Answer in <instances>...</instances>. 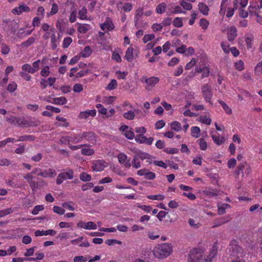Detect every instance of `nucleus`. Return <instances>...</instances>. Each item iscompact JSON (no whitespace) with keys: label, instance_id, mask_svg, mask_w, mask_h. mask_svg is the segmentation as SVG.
I'll list each match as a JSON object with an SVG mask.
<instances>
[{"label":"nucleus","instance_id":"f257e3e1","mask_svg":"<svg viewBox=\"0 0 262 262\" xmlns=\"http://www.w3.org/2000/svg\"><path fill=\"white\" fill-rule=\"evenodd\" d=\"M217 248L215 246L212 247L209 254L206 258L203 257V251L200 249L194 248L190 251L188 257V262H211L212 258L217 254Z\"/></svg>","mask_w":262,"mask_h":262},{"label":"nucleus","instance_id":"f03ea898","mask_svg":"<svg viewBox=\"0 0 262 262\" xmlns=\"http://www.w3.org/2000/svg\"><path fill=\"white\" fill-rule=\"evenodd\" d=\"M172 252V246L168 243L156 246L153 250L154 256L158 258H163L169 256Z\"/></svg>","mask_w":262,"mask_h":262},{"label":"nucleus","instance_id":"7ed1b4c3","mask_svg":"<svg viewBox=\"0 0 262 262\" xmlns=\"http://www.w3.org/2000/svg\"><path fill=\"white\" fill-rule=\"evenodd\" d=\"M4 30L7 33H14L18 28V21L17 20L4 19L2 24Z\"/></svg>","mask_w":262,"mask_h":262},{"label":"nucleus","instance_id":"20e7f679","mask_svg":"<svg viewBox=\"0 0 262 262\" xmlns=\"http://www.w3.org/2000/svg\"><path fill=\"white\" fill-rule=\"evenodd\" d=\"M202 95L206 101L211 104V100L213 96L212 89L208 84H204L201 88Z\"/></svg>","mask_w":262,"mask_h":262},{"label":"nucleus","instance_id":"39448f33","mask_svg":"<svg viewBox=\"0 0 262 262\" xmlns=\"http://www.w3.org/2000/svg\"><path fill=\"white\" fill-rule=\"evenodd\" d=\"M73 178V171L69 169L68 171L59 173L56 179V183L58 185L61 184L63 181Z\"/></svg>","mask_w":262,"mask_h":262},{"label":"nucleus","instance_id":"423d86ee","mask_svg":"<svg viewBox=\"0 0 262 262\" xmlns=\"http://www.w3.org/2000/svg\"><path fill=\"white\" fill-rule=\"evenodd\" d=\"M82 140L84 139L89 142L94 144L96 141V135L92 132H85L82 134Z\"/></svg>","mask_w":262,"mask_h":262},{"label":"nucleus","instance_id":"0eeeda50","mask_svg":"<svg viewBox=\"0 0 262 262\" xmlns=\"http://www.w3.org/2000/svg\"><path fill=\"white\" fill-rule=\"evenodd\" d=\"M105 162L103 160H97L92 163V168L93 170L96 171H102L104 167Z\"/></svg>","mask_w":262,"mask_h":262},{"label":"nucleus","instance_id":"6e6552de","mask_svg":"<svg viewBox=\"0 0 262 262\" xmlns=\"http://www.w3.org/2000/svg\"><path fill=\"white\" fill-rule=\"evenodd\" d=\"M30 11V8L26 5L23 4L20 5L19 7H15L12 10V12L15 15H20L24 12H29Z\"/></svg>","mask_w":262,"mask_h":262},{"label":"nucleus","instance_id":"1a4fd4ad","mask_svg":"<svg viewBox=\"0 0 262 262\" xmlns=\"http://www.w3.org/2000/svg\"><path fill=\"white\" fill-rule=\"evenodd\" d=\"M100 28L103 31H105V30H107V31H111L114 29V25L112 23L111 19L107 17L104 23L101 24Z\"/></svg>","mask_w":262,"mask_h":262},{"label":"nucleus","instance_id":"9d476101","mask_svg":"<svg viewBox=\"0 0 262 262\" xmlns=\"http://www.w3.org/2000/svg\"><path fill=\"white\" fill-rule=\"evenodd\" d=\"M230 220V216H225L224 217H221L214 221V225L212 226V228H215L221 226Z\"/></svg>","mask_w":262,"mask_h":262},{"label":"nucleus","instance_id":"9b49d317","mask_svg":"<svg viewBox=\"0 0 262 262\" xmlns=\"http://www.w3.org/2000/svg\"><path fill=\"white\" fill-rule=\"evenodd\" d=\"M159 81V79L157 77H150L148 79H146L145 82L147 84L146 89L149 91Z\"/></svg>","mask_w":262,"mask_h":262},{"label":"nucleus","instance_id":"f8f14e48","mask_svg":"<svg viewBox=\"0 0 262 262\" xmlns=\"http://www.w3.org/2000/svg\"><path fill=\"white\" fill-rule=\"evenodd\" d=\"M96 111L95 110H86L85 112H81L78 116L79 119H86L89 116L94 117L96 116Z\"/></svg>","mask_w":262,"mask_h":262},{"label":"nucleus","instance_id":"ddd939ff","mask_svg":"<svg viewBox=\"0 0 262 262\" xmlns=\"http://www.w3.org/2000/svg\"><path fill=\"white\" fill-rule=\"evenodd\" d=\"M56 174L55 171L51 168L44 170L43 171H39L37 173V175L44 178L53 177Z\"/></svg>","mask_w":262,"mask_h":262},{"label":"nucleus","instance_id":"4468645a","mask_svg":"<svg viewBox=\"0 0 262 262\" xmlns=\"http://www.w3.org/2000/svg\"><path fill=\"white\" fill-rule=\"evenodd\" d=\"M237 30L234 26L230 27L227 31V37L229 41H232L237 36Z\"/></svg>","mask_w":262,"mask_h":262},{"label":"nucleus","instance_id":"2eb2a0df","mask_svg":"<svg viewBox=\"0 0 262 262\" xmlns=\"http://www.w3.org/2000/svg\"><path fill=\"white\" fill-rule=\"evenodd\" d=\"M195 72L202 73V78L208 77L210 73V69L209 67L205 66L203 68L196 67Z\"/></svg>","mask_w":262,"mask_h":262},{"label":"nucleus","instance_id":"dca6fc26","mask_svg":"<svg viewBox=\"0 0 262 262\" xmlns=\"http://www.w3.org/2000/svg\"><path fill=\"white\" fill-rule=\"evenodd\" d=\"M230 246L231 247V249L233 250V255H236L242 251V248L239 245L237 244L236 241L233 240L230 243Z\"/></svg>","mask_w":262,"mask_h":262},{"label":"nucleus","instance_id":"f3484780","mask_svg":"<svg viewBox=\"0 0 262 262\" xmlns=\"http://www.w3.org/2000/svg\"><path fill=\"white\" fill-rule=\"evenodd\" d=\"M200 12L204 15H207L209 11L208 7L204 3L200 2L198 4Z\"/></svg>","mask_w":262,"mask_h":262},{"label":"nucleus","instance_id":"a211bd4d","mask_svg":"<svg viewBox=\"0 0 262 262\" xmlns=\"http://www.w3.org/2000/svg\"><path fill=\"white\" fill-rule=\"evenodd\" d=\"M71 142L76 144L82 140V134H73L70 136Z\"/></svg>","mask_w":262,"mask_h":262},{"label":"nucleus","instance_id":"6ab92c4d","mask_svg":"<svg viewBox=\"0 0 262 262\" xmlns=\"http://www.w3.org/2000/svg\"><path fill=\"white\" fill-rule=\"evenodd\" d=\"M135 156H136L138 159H140L141 160H143L144 159H150L151 158V156L149 154L141 150L137 151Z\"/></svg>","mask_w":262,"mask_h":262},{"label":"nucleus","instance_id":"aec40b11","mask_svg":"<svg viewBox=\"0 0 262 262\" xmlns=\"http://www.w3.org/2000/svg\"><path fill=\"white\" fill-rule=\"evenodd\" d=\"M92 53V50L90 46H86L84 48L83 50L80 53V55L82 57H88Z\"/></svg>","mask_w":262,"mask_h":262},{"label":"nucleus","instance_id":"412c9836","mask_svg":"<svg viewBox=\"0 0 262 262\" xmlns=\"http://www.w3.org/2000/svg\"><path fill=\"white\" fill-rule=\"evenodd\" d=\"M125 59L129 62H131L133 59V49L129 47L125 53Z\"/></svg>","mask_w":262,"mask_h":262},{"label":"nucleus","instance_id":"4be33fe9","mask_svg":"<svg viewBox=\"0 0 262 262\" xmlns=\"http://www.w3.org/2000/svg\"><path fill=\"white\" fill-rule=\"evenodd\" d=\"M67 102V99L64 97L54 98L53 99V103L58 105H63Z\"/></svg>","mask_w":262,"mask_h":262},{"label":"nucleus","instance_id":"5701e85b","mask_svg":"<svg viewBox=\"0 0 262 262\" xmlns=\"http://www.w3.org/2000/svg\"><path fill=\"white\" fill-rule=\"evenodd\" d=\"M35 139V137L33 135H24L20 136L17 141H32Z\"/></svg>","mask_w":262,"mask_h":262},{"label":"nucleus","instance_id":"b1692460","mask_svg":"<svg viewBox=\"0 0 262 262\" xmlns=\"http://www.w3.org/2000/svg\"><path fill=\"white\" fill-rule=\"evenodd\" d=\"M167 5L165 3L159 4L156 8V11L158 14H162L165 12Z\"/></svg>","mask_w":262,"mask_h":262},{"label":"nucleus","instance_id":"393cba45","mask_svg":"<svg viewBox=\"0 0 262 262\" xmlns=\"http://www.w3.org/2000/svg\"><path fill=\"white\" fill-rule=\"evenodd\" d=\"M211 137L214 142L218 145H221L225 141V138L224 137L220 138L219 136L212 135Z\"/></svg>","mask_w":262,"mask_h":262},{"label":"nucleus","instance_id":"a878e982","mask_svg":"<svg viewBox=\"0 0 262 262\" xmlns=\"http://www.w3.org/2000/svg\"><path fill=\"white\" fill-rule=\"evenodd\" d=\"M170 128L172 130H173L176 132H179L182 128L181 124L178 121H175L171 123Z\"/></svg>","mask_w":262,"mask_h":262},{"label":"nucleus","instance_id":"bb28decb","mask_svg":"<svg viewBox=\"0 0 262 262\" xmlns=\"http://www.w3.org/2000/svg\"><path fill=\"white\" fill-rule=\"evenodd\" d=\"M191 136L194 138L200 137L201 134L200 128L198 126H193L191 128Z\"/></svg>","mask_w":262,"mask_h":262},{"label":"nucleus","instance_id":"cd10ccee","mask_svg":"<svg viewBox=\"0 0 262 262\" xmlns=\"http://www.w3.org/2000/svg\"><path fill=\"white\" fill-rule=\"evenodd\" d=\"M40 124V122L35 119H30L27 120V126H38Z\"/></svg>","mask_w":262,"mask_h":262},{"label":"nucleus","instance_id":"c85d7f7f","mask_svg":"<svg viewBox=\"0 0 262 262\" xmlns=\"http://www.w3.org/2000/svg\"><path fill=\"white\" fill-rule=\"evenodd\" d=\"M79 179L83 182H90L92 180V177L86 172H83L80 173Z\"/></svg>","mask_w":262,"mask_h":262},{"label":"nucleus","instance_id":"c756f323","mask_svg":"<svg viewBox=\"0 0 262 262\" xmlns=\"http://www.w3.org/2000/svg\"><path fill=\"white\" fill-rule=\"evenodd\" d=\"M35 41V38L33 37H30L28 40L23 42L21 43V47L23 48H28L30 45L33 44Z\"/></svg>","mask_w":262,"mask_h":262},{"label":"nucleus","instance_id":"7c9ffc66","mask_svg":"<svg viewBox=\"0 0 262 262\" xmlns=\"http://www.w3.org/2000/svg\"><path fill=\"white\" fill-rule=\"evenodd\" d=\"M58 6L57 4L53 3L52 5V8L50 12L49 13H48L47 15L48 17H49L50 16L53 15L55 14H56L58 12Z\"/></svg>","mask_w":262,"mask_h":262},{"label":"nucleus","instance_id":"2f4dec72","mask_svg":"<svg viewBox=\"0 0 262 262\" xmlns=\"http://www.w3.org/2000/svg\"><path fill=\"white\" fill-rule=\"evenodd\" d=\"M117 85V82L115 79H112L111 82L107 85L106 89L112 91L115 89Z\"/></svg>","mask_w":262,"mask_h":262},{"label":"nucleus","instance_id":"473e14b6","mask_svg":"<svg viewBox=\"0 0 262 262\" xmlns=\"http://www.w3.org/2000/svg\"><path fill=\"white\" fill-rule=\"evenodd\" d=\"M219 103L222 106L223 108L227 114L230 115L232 113L231 109L222 100H219Z\"/></svg>","mask_w":262,"mask_h":262},{"label":"nucleus","instance_id":"72a5a7b5","mask_svg":"<svg viewBox=\"0 0 262 262\" xmlns=\"http://www.w3.org/2000/svg\"><path fill=\"white\" fill-rule=\"evenodd\" d=\"M156 178V174L154 172L149 171L148 169L145 173L144 178L146 180H152Z\"/></svg>","mask_w":262,"mask_h":262},{"label":"nucleus","instance_id":"f704fd0d","mask_svg":"<svg viewBox=\"0 0 262 262\" xmlns=\"http://www.w3.org/2000/svg\"><path fill=\"white\" fill-rule=\"evenodd\" d=\"M197 142L199 143L200 148L202 150H205L207 149V143L205 141L204 138H200L197 140Z\"/></svg>","mask_w":262,"mask_h":262},{"label":"nucleus","instance_id":"c9c22d12","mask_svg":"<svg viewBox=\"0 0 262 262\" xmlns=\"http://www.w3.org/2000/svg\"><path fill=\"white\" fill-rule=\"evenodd\" d=\"M13 212V209L8 208L4 210H0V217H4L8 214H11Z\"/></svg>","mask_w":262,"mask_h":262},{"label":"nucleus","instance_id":"e433bc0d","mask_svg":"<svg viewBox=\"0 0 262 262\" xmlns=\"http://www.w3.org/2000/svg\"><path fill=\"white\" fill-rule=\"evenodd\" d=\"M123 116L126 119L133 120L135 117V114L132 111H128L127 112L124 113Z\"/></svg>","mask_w":262,"mask_h":262},{"label":"nucleus","instance_id":"4c0bfd02","mask_svg":"<svg viewBox=\"0 0 262 262\" xmlns=\"http://www.w3.org/2000/svg\"><path fill=\"white\" fill-rule=\"evenodd\" d=\"M27 120H26L24 118H17L16 119V121L15 122V125H17L18 126H27Z\"/></svg>","mask_w":262,"mask_h":262},{"label":"nucleus","instance_id":"58836bf2","mask_svg":"<svg viewBox=\"0 0 262 262\" xmlns=\"http://www.w3.org/2000/svg\"><path fill=\"white\" fill-rule=\"evenodd\" d=\"M147 198L148 199L153 200H159L162 201L164 199V196L161 194H157V195H148L147 196Z\"/></svg>","mask_w":262,"mask_h":262},{"label":"nucleus","instance_id":"ea45409f","mask_svg":"<svg viewBox=\"0 0 262 262\" xmlns=\"http://www.w3.org/2000/svg\"><path fill=\"white\" fill-rule=\"evenodd\" d=\"M180 5L185 10H190L192 8L191 4L188 3L185 1H182L180 2Z\"/></svg>","mask_w":262,"mask_h":262},{"label":"nucleus","instance_id":"a19ab883","mask_svg":"<svg viewBox=\"0 0 262 262\" xmlns=\"http://www.w3.org/2000/svg\"><path fill=\"white\" fill-rule=\"evenodd\" d=\"M24 178L30 184L31 188L32 189H33V184L34 185H35V183L32 181V180L33 179V176H32L31 174L30 173H29L26 176H25Z\"/></svg>","mask_w":262,"mask_h":262},{"label":"nucleus","instance_id":"79ce46f5","mask_svg":"<svg viewBox=\"0 0 262 262\" xmlns=\"http://www.w3.org/2000/svg\"><path fill=\"white\" fill-rule=\"evenodd\" d=\"M53 210L56 213L60 215H62L64 213L65 210L63 208L58 206H55L53 208Z\"/></svg>","mask_w":262,"mask_h":262},{"label":"nucleus","instance_id":"37998d69","mask_svg":"<svg viewBox=\"0 0 262 262\" xmlns=\"http://www.w3.org/2000/svg\"><path fill=\"white\" fill-rule=\"evenodd\" d=\"M143 8H138L136 11V14L135 15V19L136 21V24H137L138 20L139 19V17H141L143 15Z\"/></svg>","mask_w":262,"mask_h":262},{"label":"nucleus","instance_id":"c03bdc74","mask_svg":"<svg viewBox=\"0 0 262 262\" xmlns=\"http://www.w3.org/2000/svg\"><path fill=\"white\" fill-rule=\"evenodd\" d=\"M118 161L120 164L124 163L127 160V156L123 153H120L118 155Z\"/></svg>","mask_w":262,"mask_h":262},{"label":"nucleus","instance_id":"a18cd8bd","mask_svg":"<svg viewBox=\"0 0 262 262\" xmlns=\"http://www.w3.org/2000/svg\"><path fill=\"white\" fill-rule=\"evenodd\" d=\"M17 86V84L14 81H13L8 84L7 90L10 92H13L16 90Z\"/></svg>","mask_w":262,"mask_h":262},{"label":"nucleus","instance_id":"49530a36","mask_svg":"<svg viewBox=\"0 0 262 262\" xmlns=\"http://www.w3.org/2000/svg\"><path fill=\"white\" fill-rule=\"evenodd\" d=\"M173 25L177 28L181 27L183 26V23L181 18L176 17L173 21Z\"/></svg>","mask_w":262,"mask_h":262},{"label":"nucleus","instance_id":"de8ad7c7","mask_svg":"<svg viewBox=\"0 0 262 262\" xmlns=\"http://www.w3.org/2000/svg\"><path fill=\"white\" fill-rule=\"evenodd\" d=\"M146 140V137L143 135H137L135 137V140L137 142L139 143H145Z\"/></svg>","mask_w":262,"mask_h":262},{"label":"nucleus","instance_id":"09e8293b","mask_svg":"<svg viewBox=\"0 0 262 262\" xmlns=\"http://www.w3.org/2000/svg\"><path fill=\"white\" fill-rule=\"evenodd\" d=\"M21 68L23 71H27V72L32 73V74L34 73L33 69H32V67L29 64L26 63V64H24L22 66Z\"/></svg>","mask_w":262,"mask_h":262},{"label":"nucleus","instance_id":"8fccbe9b","mask_svg":"<svg viewBox=\"0 0 262 262\" xmlns=\"http://www.w3.org/2000/svg\"><path fill=\"white\" fill-rule=\"evenodd\" d=\"M253 37L252 35L246 36L245 41L248 49H250L252 47V41L253 40Z\"/></svg>","mask_w":262,"mask_h":262},{"label":"nucleus","instance_id":"3c124183","mask_svg":"<svg viewBox=\"0 0 262 262\" xmlns=\"http://www.w3.org/2000/svg\"><path fill=\"white\" fill-rule=\"evenodd\" d=\"M72 39L70 37H67L64 38L62 43V47L63 48H67L71 43Z\"/></svg>","mask_w":262,"mask_h":262},{"label":"nucleus","instance_id":"603ef678","mask_svg":"<svg viewBox=\"0 0 262 262\" xmlns=\"http://www.w3.org/2000/svg\"><path fill=\"white\" fill-rule=\"evenodd\" d=\"M94 153V151L89 148H84L81 149V154L85 156H91Z\"/></svg>","mask_w":262,"mask_h":262},{"label":"nucleus","instance_id":"864d4df0","mask_svg":"<svg viewBox=\"0 0 262 262\" xmlns=\"http://www.w3.org/2000/svg\"><path fill=\"white\" fill-rule=\"evenodd\" d=\"M197 60L195 58H192L191 60L187 63L185 67L186 70L191 69L193 66L195 65L197 62Z\"/></svg>","mask_w":262,"mask_h":262},{"label":"nucleus","instance_id":"5fc2aeb1","mask_svg":"<svg viewBox=\"0 0 262 262\" xmlns=\"http://www.w3.org/2000/svg\"><path fill=\"white\" fill-rule=\"evenodd\" d=\"M209 25V23L205 18H202L200 21V26L203 29H206Z\"/></svg>","mask_w":262,"mask_h":262},{"label":"nucleus","instance_id":"6e6d98bb","mask_svg":"<svg viewBox=\"0 0 262 262\" xmlns=\"http://www.w3.org/2000/svg\"><path fill=\"white\" fill-rule=\"evenodd\" d=\"M86 9L85 7H83L81 10H80L78 14L79 15V18L81 19H84L86 18Z\"/></svg>","mask_w":262,"mask_h":262},{"label":"nucleus","instance_id":"4d7b16f0","mask_svg":"<svg viewBox=\"0 0 262 262\" xmlns=\"http://www.w3.org/2000/svg\"><path fill=\"white\" fill-rule=\"evenodd\" d=\"M64 21L63 19L58 20L56 26V27L60 30V32H62L64 30V26L63 25Z\"/></svg>","mask_w":262,"mask_h":262},{"label":"nucleus","instance_id":"13d9d810","mask_svg":"<svg viewBox=\"0 0 262 262\" xmlns=\"http://www.w3.org/2000/svg\"><path fill=\"white\" fill-rule=\"evenodd\" d=\"M155 35L154 34H146L144 36L143 41L144 43H146L149 41L154 39Z\"/></svg>","mask_w":262,"mask_h":262},{"label":"nucleus","instance_id":"bf43d9fd","mask_svg":"<svg viewBox=\"0 0 262 262\" xmlns=\"http://www.w3.org/2000/svg\"><path fill=\"white\" fill-rule=\"evenodd\" d=\"M1 52L3 54L6 55L10 52L9 47L5 43L2 44Z\"/></svg>","mask_w":262,"mask_h":262},{"label":"nucleus","instance_id":"052dcab7","mask_svg":"<svg viewBox=\"0 0 262 262\" xmlns=\"http://www.w3.org/2000/svg\"><path fill=\"white\" fill-rule=\"evenodd\" d=\"M200 121L204 124L210 125L211 122V120L206 116H201L200 117Z\"/></svg>","mask_w":262,"mask_h":262},{"label":"nucleus","instance_id":"680f3d73","mask_svg":"<svg viewBox=\"0 0 262 262\" xmlns=\"http://www.w3.org/2000/svg\"><path fill=\"white\" fill-rule=\"evenodd\" d=\"M97 228V226L96 224L93 222H88L86 223L85 229L91 230V229H96Z\"/></svg>","mask_w":262,"mask_h":262},{"label":"nucleus","instance_id":"e2e57ef3","mask_svg":"<svg viewBox=\"0 0 262 262\" xmlns=\"http://www.w3.org/2000/svg\"><path fill=\"white\" fill-rule=\"evenodd\" d=\"M235 68L239 71H242L244 69V62L240 60L234 63Z\"/></svg>","mask_w":262,"mask_h":262},{"label":"nucleus","instance_id":"0e129e2a","mask_svg":"<svg viewBox=\"0 0 262 262\" xmlns=\"http://www.w3.org/2000/svg\"><path fill=\"white\" fill-rule=\"evenodd\" d=\"M138 159L134 156L132 161V164L133 166L136 169H138L141 167L140 162L138 161Z\"/></svg>","mask_w":262,"mask_h":262},{"label":"nucleus","instance_id":"69168bd1","mask_svg":"<svg viewBox=\"0 0 262 262\" xmlns=\"http://www.w3.org/2000/svg\"><path fill=\"white\" fill-rule=\"evenodd\" d=\"M43 206L42 205H37L34 207L32 211V213L33 215H36L38 213L39 211L43 209Z\"/></svg>","mask_w":262,"mask_h":262},{"label":"nucleus","instance_id":"338daca9","mask_svg":"<svg viewBox=\"0 0 262 262\" xmlns=\"http://www.w3.org/2000/svg\"><path fill=\"white\" fill-rule=\"evenodd\" d=\"M88 260L86 257L82 255L77 256L74 258V262H85Z\"/></svg>","mask_w":262,"mask_h":262},{"label":"nucleus","instance_id":"774afa93","mask_svg":"<svg viewBox=\"0 0 262 262\" xmlns=\"http://www.w3.org/2000/svg\"><path fill=\"white\" fill-rule=\"evenodd\" d=\"M255 71L257 75L262 74V61L256 65Z\"/></svg>","mask_w":262,"mask_h":262}]
</instances>
